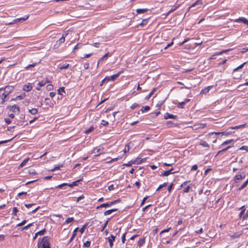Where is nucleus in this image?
<instances>
[{"instance_id":"obj_1","label":"nucleus","mask_w":248,"mask_h":248,"mask_svg":"<svg viewBox=\"0 0 248 248\" xmlns=\"http://www.w3.org/2000/svg\"><path fill=\"white\" fill-rule=\"evenodd\" d=\"M49 240V237L46 236L43 237L42 239H39L38 242V247L41 246V248H50Z\"/></svg>"},{"instance_id":"obj_2","label":"nucleus","mask_w":248,"mask_h":248,"mask_svg":"<svg viewBox=\"0 0 248 248\" xmlns=\"http://www.w3.org/2000/svg\"><path fill=\"white\" fill-rule=\"evenodd\" d=\"M9 89H10L9 87H6L5 89V92L2 93L0 96V104H2L4 102L6 98L11 92L10 90H8Z\"/></svg>"},{"instance_id":"obj_3","label":"nucleus","mask_w":248,"mask_h":248,"mask_svg":"<svg viewBox=\"0 0 248 248\" xmlns=\"http://www.w3.org/2000/svg\"><path fill=\"white\" fill-rule=\"evenodd\" d=\"M93 221L89 222L86 223L85 224L83 225V226L79 230V232L82 234L84 232L85 229H87L88 231L89 230H92L93 227H92V223Z\"/></svg>"},{"instance_id":"obj_4","label":"nucleus","mask_w":248,"mask_h":248,"mask_svg":"<svg viewBox=\"0 0 248 248\" xmlns=\"http://www.w3.org/2000/svg\"><path fill=\"white\" fill-rule=\"evenodd\" d=\"M121 74V72H119L116 74L110 76L106 77L103 80L102 82L104 81H113L116 78H117L120 74Z\"/></svg>"},{"instance_id":"obj_5","label":"nucleus","mask_w":248,"mask_h":248,"mask_svg":"<svg viewBox=\"0 0 248 248\" xmlns=\"http://www.w3.org/2000/svg\"><path fill=\"white\" fill-rule=\"evenodd\" d=\"M118 202V200H115V201L111 202H107V203H103V204H101L100 205L97 206L96 207V209H98V208H99L100 207H105V208H106V207H109L111 205L116 203Z\"/></svg>"},{"instance_id":"obj_6","label":"nucleus","mask_w":248,"mask_h":248,"mask_svg":"<svg viewBox=\"0 0 248 248\" xmlns=\"http://www.w3.org/2000/svg\"><path fill=\"white\" fill-rule=\"evenodd\" d=\"M8 108L14 113H17L18 114L20 112L19 107L16 105L9 106Z\"/></svg>"},{"instance_id":"obj_7","label":"nucleus","mask_w":248,"mask_h":248,"mask_svg":"<svg viewBox=\"0 0 248 248\" xmlns=\"http://www.w3.org/2000/svg\"><path fill=\"white\" fill-rule=\"evenodd\" d=\"M67 33H64L62 34V37L61 38H60L56 42V45H55V46H57V47H58L59 46H60V45L63 43L65 41V37L66 36Z\"/></svg>"},{"instance_id":"obj_8","label":"nucleus","mask_w":248,"mask_h":248,"mask_svg":"<svg viewBox=\"0 0 248 248\" xmlns=\"http://www.w3.org/2000/svg\"><path fill=\"white\" fill-rule=\"evenodd\" d=\"M188 183V181L185 182L181 185V186L184 187L183 191L184 192L187 193L190 188L189 186H187V184Z\"/></svg>"},{"instance_id":"obj_9","label":"nucleus","mask_w":248,"mask_h":248,"mask_svg":"<svg viewBox=\"0 0 248 248\" xmlns=\"http://www.w3.org/2000/svg\"><path fill=\"white\" fill-rule=\"evenodd\" d=\"M233 132L232 131L229 130V129L225 131L222 132H213L212 133V134H216V135H219V134H222L223 135H230Z\"/></svg>"},{"instance_id":"obj_10","label":"nucleus","mask_w":248,"mask_h":248,"mask_svg":"<svg viewBox=\"0 0 248 248\" xmlns=\"http://www.w3.org/2000/svg\"><path fill=\"white\" fill-rule=\"evenodd\" d=\"M104 153L103 149L94 148V156H98Z\"/></svg>"},{"instance_id":"obj_11","label":"nucleus","mask_w":248,"mask_h":248,"mask_svg":"<svg viewBox=\"0 0 248 248\" xmlns=\"http://www.w3.org/2000/svg\"><path fill=\"white\" fill-rule=\"evenodd\" d=\"M32 86L31 83H28L27 84L24 86L23 90L26 92H29L32 89Z\"/></svg>"},{"instance_id":"obj_12","label":"nucleus","mask_w":248,"mask_h":248,"mask_svg":"<svg viewBox=\"0 0 248 248\" xmlns=\"http://www.w3.org/2000/svg\"><path fill=\"white\" fill-rule=\"evenodd\" d=\"M245 177V174L237 175L235 177L234 181H235V182L236 183H237L238 181L241 180L242 179H243Z\"/></svg>"},{"instance_id":"obj_13","label":"nucleus","mask_w":248,"mask_h":248,"mask_svg":"<svg viewBox=\"0 0 248 248\" xmlns=\"http://www.w3.org/2000/svg\"><path fill=\"white\" fill-rule=\"evenodd\" d=\"M164 117H165V119H175L177 118V116L169 114V113H166L165 114Z\"/></svg>"},{"instance_id":"obj_14","label":"nucleus","mask_w":248,"mask_h":248,"mask_svg":"<svg viewBox=\"0 0 248 248\" xmlns=\"http://www.w3.org/2000/svg\"><path fill=\"white\" fill-rule=\"evenodd\" d=\"M239 21L242 22L244 24L248 25V20H247L245 17H240L235 20V22H239Z\"/></svg>"},{"instance_id":"obj_15","label":"nucleus","mask_w":248,"mask_h":248,"mask_svg":"<svg viewBox=\"0 0 248 248\" xmlns=\"http://www.w3.org/2000/svg\"><path fill=\"white\" fill-rule=\"evenodd\" d=\"M212 86H209L206 88H205L204 89H203L201 92V93H202V94H206L209 91V90L212 88Z\"/></svg>"},{"instance_id":"obj_16","label":"nucleus","mask_w":248,"mask_h":248,"mask_svg":"<svg viewBox=\"0 0 248 248\" xmlns=\"http://www.w3.org/2000/svg\"><path fill=\"white\" fill-rule=\"evenodd\" d=\"M115 238V236H113L112 235H111V237H108V241L109 242V246H110V247H112V246H113V242L114 241Z\"/></svg>"},{"instance_id":"obj_17","label":"nucleus","mask_w":248,"mask_h":248,"mask_svg":"<svg viewBox=\"0 0 248 248\" xmlns=\"http://www.w3.org/2000/svg\"><path fill=\"white\" fill-rule=\"evenodd\" d=\"M78 228L77 227L73 231V234L71 237V238L70 239V240H69L68 241V243H71L73 239L74 238V237H75L76 235V232L78 231Z\"/></svg>"},{"instance_id":"obj_18","label":"nucleus","mask_w":248,"mask_h":248,"mask_svg":"<svg viewBox=\"0 0 248 248\" xmlns=\"http://www.w3.org/2000/svg\"><path fill=\"white\" fill-rule=\"evenodd\" d=\"M148 11V9H137L136 12L138 14H143L147 12Z\"/></svg>"},{"instance_id":"obj_19","label":"nucleus","mask_w":248,"mask_h":248,"mask_svg":"<svg viewBox=\"0 0 248 248\" xmlns=\"http://www.w3.org/2000/svg\"><path fill=\"white\" fill-rule=\"evenodd\" d=\"M205 124H199L197 125H194V127L195 129H199V128H203L206 126Z\"/></svg>"},{"instance_id":"obj_20","label":"nucleus","mask_w":248,"mask_h":248,"mask_svg":"<svg viewBox=\"0 0 248 248\" xmlns=\"http://www.w3.org/2000/svg\"><path fill=\"white\" fill-rule=\"evenodd\" d=\"M172 170H173V169H171L168 170H166L164 172V173L162 174V175L163 176H168L170 174L174 173V172H172Z\"/></svg>"},{"instance_id":"obj_21","label":"nucleus","mask_w":248,"mask_h":248,"mask_svg":"<svg viewBox=\"0 0 248 248\" xmlns=\"http://www.w3.org/2000/svg\"><path fill=\"white\" fill-rule=\"evenodd\" d=\"M246 125V124H241L239 125H237L235 126H232V127H231L230 128L231 129H238L239 128H242L245 127Z\"/></svg>"},{"instance_id":"obj_22","label":"nucleus","mask_w":248,"mask_h":248,"mask_svg":"<svg viewBox=\"0 0 248 248\" xmlns=\"http://www.w3.org/2000/svg\"><path fill=\"white\" fill-rule=\"evenodd\" d=\"M117 210V209H112L110 210H108L104 212V215L107 216V215H110L113 212L116 211Z\"/></svg>"},{"instance_id":"obj_23","label":"nucleus","mask_w":248,"mask_h":248,"mask_svg":"<svg viewBox=\"0 0 248 248\" xmlns=\"http://www.w3.org/2000/svg\"><path fill=\"white\" fill-rule=\"evenodd\" d=\"M80 179H79V180H78L76 181H74L73 182L72 184H68V186L70 187H72L73 186H76L78 185V183L80 181Z\"/></svg>"},{"instance_id":"obj_24","label":"nucleus","mask_w":248,"mask_h":248,"mask_svg":"<svg viewBox=\"0 0 248 248\" xmlns=\"http://www.w3.org/2000/svg\"><path fill=\"white\" fill-rule=\"evenodd\" d=\"M62 93H65L64 87H62L58 89V93L60 95H62Z\"/></svg>"},{"instance_id":"obj_25","label":"nucleus","mask_w":248,"mask_h":248,"mask_svg":"<svg viewBox=\"0 0 248 248\" xmlns=\"http://www.w3.org/2000/svg\"><path fill=\"white\" fill-rule=\"evenodd\" d=\"M108 55H109V53H106L105 55H104L102 57H101L98 61V63H97V65L99 64V62L103 61V60L104 59H106L108 58Z\"/></svg>"},{"instance_id":"obj_26","label":"nucleus","mask_w":248,"mask_h":248,"mask_svg":"<svg viewBox=\"0 0 248 248\" xmlns=\"http://www.w3.org/2000/svg\"><path fill=\"white\" fill-rule=\"evenodd\" d=\"M248 184V179L246 181H245L243 184V185L239 188V190H241L243 189V188H244L245 187L247 186Z\"/></svg>"},{"instance_id":"obj_27","label":"nucleus","mask_w":248,"mask_h":248,"mask_svg":"<svg viewBox=\"0 0 248 248\" xmlns=\"http://www.w3.org/2000/svg\"><path fill=\"white\" fill-rule=\"evenodd\" d=\"M200 145H202V146L203 147H209V144L206 141H202L200 143Z\"/></svg>"},{"instance_id":"obj_28","label":"nucleus","mask_w":248,"mask_h":248,"mask_svg":"<svg viewBox=\"0 0 248 248\" xmlns=\"http://www.w3.org/2000/svg\"><path fill=\"white\" fill-rule=\"evenodd\" d=\"M29 111L32 114H35L38 112L37 109L35 108H33L32 109H29Z\"/></svg>"},{"instance_id":"obj_29","label":"nucleus","mask_w":248,"mask_h":248,"mask_svg":"<svg viewBox=\"0 0 248 248\" xmlns=\"http://www.w3.org/2000/svg\"><path fill=\"white\" fill-rule=\"evenodd\" d=\"M69 64H65L60 67L59 69L60 70L67 69L69 67Z\"/></svg>"},{"instance_id":"obj_30","label":"nucleus","mask_w":248,"mask_h":248,"mask_svg":"<svg viewBox=\"0 0 248 248\" xmlns=\"http://www.w3.org/2000/svg\"><path fill=\"white\" fill-rule=\"evenodd\" d=\"M233 141V139H231V140H226L224 142H223L222 144V146H224V145H226L228 144H229L230 143H231L232 141Z\"/></svg>"},{"instance_id":"obj_31","label":"nucleus","mask_w":248,"mask_h":248,"mask_svg":"<svg viewBox=\"0 0 248 248\" xmlns=\"http://www.w3.org/2000/svg\"><path fill=\"white\" fill-rule=\"evenodd\" d=\"M145 243V239L144 238L140 239L138 241V246L139 247L141 246Z\"/></svg>"},{"instance_id":"obj_32","label":"nucleus","mask_w":248,"mask_h":248,"mask_svg":"<svg viewBox=\"0 0 248 248\" xmlns=\"http://www.w3.org/2000/svg\"><path fill=\"white\" fill-rule=\"evenodd\" d=\"M62 164L55 165V166H54V168H53V169H52L51 170H52V171H55V170H59V169H60V168L61 167H62Z\"/></svg>"},{"instance_id":"obj_33","label":"nucleus","mask_w":248,"mask_h":248,"mask_svg":"<svg viewBox=\"0 0 248 248\" xmlns=\"http://www.w3.org/2000/svg\"><path fill=\"white\" fill-rule=\"evenodd\" d=\"M28 160H29L28 158L24 159L22 162V163L20 164L19 166L20 167H23V166H24L27 164V163L28 162Z\"/></svg>"},{"instance_id":"obj_34","label":"nucleus","mask_w":248,"mask_h":248,"mask_svg":"<svg viewBox=\"0 0 248 248\" xmlns=\"http://www.w3.org/2000/svg\"><path fill=\"white\" fill-rule=\"evenodd\" d=\"M46 232V229H43V230H41V231H40L38 232H36V233H37V234L38 235H44V234H45V233Z\"/></svg>"},{"instance_id":"obj_35","label":"nucleus","mask_w":248,"mask_h":248,"mask_svg":"<svg viewBox=\"0 0 248 248\" xmlns=\"http://www.w3.org/2000/svg\"><path fill=\"white\" fill-rule=\"evenodd\" d=\"M46 82L48 83V82H49V81H40L38 82V85L40 87H43L46 84Z\"/></svg>"},{"instance_id":"obj_36","label":"nucleus","mask_w":248,"mask_h":248,"mask_svg":"<svg viewBox=\"0 0 248 248\" xmlns=\"http://www.w3.org/2000/svg\"><path fill=\"white\" fill-rule=\"evenodd\" d=\"M168 185L167 183H164V184L160 185L159 187L157 188L156 191H158L160 190V189L162 188L163 187H166Z\"/></svg>"},{"instance_id":"obj_37","label":"nucleus","mask_w":248,"mask_h":248,"mask_svg":"<svg viewBox=\"0 0 248 248\" xmlns=\"http://www.w3.org/2000/svg\"><path fill=\"white\" fill-rule=\"evenodd\" d=\"M37 64V63L35 62V63H33L32 64H29L28 65H27V66H26L25 67V68L26 69H29V68H31V67H34L35 66H36Z\"/></svg>"},{"instance_id":"obj_38","label":"nucleus","mask_w":248,"mask_h":248,"mask_svg":"<svg viewBox=\"0 0 248 248\" xmlns=\"http://www.w3.org/2000/svg\"><path fill=\"white\" fill-rule=\"evenodd\" d=\"M246 63V62H244L243 64H241L240 65H239V66H238L237 67H236V68H235L234 70H233V71L235 72V71H237L238 70L240 69H241L242 68H243V67L244 66V65Z\"/></svg>"},{"instance_id":"obj_39","label":"nucleus","mask_w":248,"mask_h":248,"mask_svg":"<svg viewBox=\"0 0 248 248\" xmlns=\"http://www.w3.org/2000/svg\"><path fill=\"white\" fill-rule=\"evenodd\" d=\"M200 2V0H197L195 3H194L193 4H192L191 5V6H190L188 8V11L189 10V9L193 7H195L197 4H198Z\"/></svg>"},{"instance_id":"obj_40","label":"nucleus","mask_w":248,"mask_h":248,"mask_svg":"<svg viewBox=\"0 0 248 248\" xmlns=\"http://www.w3.org/2000/svg\"><path fill=\"white\" fill-rule=\"evenodd\" d=\"M230 148H231V146H229L227 147L226 148L223 149H222V150H220V151H218V153H217V154L218 155V154H221V153H223V152H224L226 151H227V150H228Z\"/></svg>"},{"instance_id":"obj_41","label":"nucleus","mask_w":248,"mask_h":248,"mask_svg":"<svg viewBox=\"0 0 248 248\" xmlns=\"http://www.w3.org/2000/svg\"><path fill=\"white\" fill-rule=\"evenodd\" d=\"M18 211V209L17 207H15L13 208L12 214L13 215H16V213Z\"/></svg>"},{"instance_id":"obj_42","label":"nucleus","mask_w":248,"mask_h":248,"mask_svg":"<svg viewBox=\"0 0 248 248\" xmlns=\"http://www.w3.org/2000/svg\"><path fill=\"white\" fill-rule=\"evenodd\" d=\"M46 90H48V91H50V90H53V86L51 84H49V85H47L46 87Z\"/></svg>"},{"instance_id":"obj_43","label":"nucleus","mask_w":248,"mask_h":248,"mask_svg":"<svg viewBox=\"0 0 248 248\" xmlns=\"http://www.w3.org/2000/svg\"><path fill=\"white\" fill-rule=\"evenodd\" d=\"M179 6V5H178V6H175V7L174 8H171L170 10L168 12V15L170 13L172 12L173 11H174V10H175L176 9H177L178 8V7Z\"/></svg>"},{"instance_id":"obj_44","label":"nucleus","mask_w":248,"mask_h":248,"mask_svg":"<svg viewBox=\"0 0 248 248\" xmlns=\"http://www.w3.org/2000/svg\"><path fill=\"white\" fill-rule=\"evenodd\" d=\"M91 245L90 241H87L86 242H84L83 244V246L85 247H89Z\"/></svg>"},{"instance_id":"obj_45","label":"nucleus","mask_w":248,"mask_h":248,"mask_svg":"<svg viewBox=\"0 0 248 248\" xmlns=\"http://www.w3.org/2000/svg\"><path fill=\"white\" fill-rule=\"evenodd\" d=\"M74 220L73 217H68L65 220V223H69Z\"/></svg>"},{"instance_id":"obj_46","label":"nucleus","mask_w":248,"mask_h":248,"mask_svg":"<svg viewBox=\"0 0 248 248\" xmlns=\"http://www.w3.org/2000/svg\"><path fill=\"white\" fill-rule=\"evenodd\" d=\"M185 104H186V102H182L179 103V105H178V107L179 108H183Z\"/></svg>"},{"instance_id":"obj_47","label":"nucleus","mask_w":248,"mask_h":248,"mask_svg":"<svg viewBox=\"0 0 248 248\" xmlns=\"http://www.w3.org/2000/svg\"><path fill=\"white\" fill-rule=\"evenodd\" d=\"M65 186H68V184L67 183H63V184L58 185L57 186H56V187L61 188Z\"/></svg>"},{"instance_id":"obj_48","label":"nucleus","mask_w":248,"mask_h":248,"mask_svg":"<svg viewBox=\"0 0 248 248\" xmlns=\"http://www.w3.org/2000/svg\"><path fill=\"white\" fill-rule=\"evenodd\" d=\"M28 18H29V16H24L23 17L19 18V19L21 21H24L26 20Z\"/></svg>"},{"instance_id":"obj_49","label":"nucleus","mask_w":248,"mask_h":248,"mask_svg":"<svg viewBox=\"0 0 248 248\" xmlns=\"http://www.w3.org/2000/svg\"><path fill=\"white\" fill-rule=\"evenodd\" d=\"M149 109H150V107L149 106H145V107H143V109H141V111L142 112H144L145 111L148 110Z\"/></svg>"},{"instance_id":"obj_50","label":"nucleus","mask_w":248,"mask_h":248,"mask_svg":"<svg viewBox=\"0 0 248 248\" xmlns=\"http://www.w3.org/2000/svg\"><path fill=\"white\" fill-rule=\"evenodd\" d=\"M173 44V41H172L171 43H169V44H168L165 47H164V49L165 50H166L168 47L171 46Z\"/></svg>"},{"instance_id":"obj_51","label":"nucleus","mask_w":248,"mask_h":248,"mask_svg":"<svg viewBox=\"0 0 248 248\" xmlns=\"http://www.w3.org/2000/svg\"><path fill=\"white\" fill-rule=\"evenodd\" d=\"M4 121H5V123H6L7 124H11V122H11V120H10V119H8V118H5V119H4Z\"/></svg>"},{"instance_id":"obj_52","label":"nucleus","mask_w":248,"mask_h":248,"mask_svg":"<svg viewBox=\"0 0 248 248\" xmlns=\"http://www.w3.org/2000/svg\"><path fill=\"white\" fill-rule=\"evenodd\" d=\"M83 67L85 69H88L89 68V63L88 62L85 63L84 64Z\"/></svg>"},{"instance_id":"obj_53","label":"nucleus","mask_w":248,"mask_h":248,"mask_svg":"<svg viewBox=\"0 0 248 248\" xmlns=\"http://www.w3.org/2000/svg\"><path fill=\"white\" fill-rule=\"evenodd\" d=\"M26 222V220H24L22 221L21 223H18L17 225V226H21L23 225L24 224H25Z\"/></svg>"},{"instance_id":"obj_54","label":"nucleus","mask_w":248,"mask_h":248,"mask_svg":"<svg viewBox=\"0 0 248 248\" xmlns=\"http://www.w3.org/2000/svg\"><path fill=\"white\" fill-rule=\"evenodd\" d=\"M129 151V145L127 144L125 145V147L124 149V152L126 153L127 152H128Z\"/></svg>"},{"instance_id":"obj_55","label":"nucleus","mask_w":248,"mask_h":248,"mask_svg":"<svg viewBox=\"0 0 248 248\" xmlns=\"http://www.w3.org/2000/svg\"><path fill=\"white\" fill-rule=\"evenodd\" d=\"M101 124H102L103 125L106 126L108 124V122H107L105 120H102L101 123Z\"/></svg>"},{"instance_id":"obj_56","label":"nucleus","mask_w":248,"mask_h":248,"mask_svg":"<svg viewBox=\"0 0 248 248\" xmlns=\"http://www.w3.org/2000/svg\"><path fill=\"white\" fill-rule=\"evenodd\" d=\"M20 21H20V20L19 18H16V19H14V20L13 21V22L11 23V24H13V23H17V22H20Z\"/></svg>"},{"instance_id":"obj_57","label":"nucleus","mask_w":248,"mask_h":248,"mask_svg":"<svg viewBox=\"0 0 248 248\" xmlns=\"http://www.w3.org/2000/svg\"><path fill=\"white\" fill-rule=\"evenodd\" d=\"M11 140H12V139L8 140L0 141V144L8 142L9 141H11Z\"/></svg>"},{"instance_id":"obj_58","label":"nucleus","mask_w":248,"mask_h":248,"mask_svg":"<svg viewBox=\"0 0 248 248\" xmlns=\"http://www.w3.org/2000/svg\"><path fill=\"white\" fill-rule=\"evenodd\" d=\"M240 150H245L246 151H248V146H243L240 148Z\"/></svg>"},{"instance_id":"obj_59","label":"nucleus","mask_w":248,"mask_h":248,"mask_svg":"<svg viewBox=\"0 0 248 248\" xmlns=\"http://www.w3.org/2000/svg\"><path fill=\"white\" fill-rule=\"evenodd\" d=\"M240 235V233H238V232H237V233H234L232 236V237L233 238H237V237H238Z\"/></svg>"},{"instance_id":"obj_60","label":"nucleus","mask_w":248,"mask_h":248,"mask_svg":"<svg viewBox=\"0 0 248 248\" xmlns=\"http://www.w3.org/2000/svg\"><path fill=\"white\" fill-rule=\"evenodd\" d=\"M197 169H198L197 165H194L192 167L191 170H197Z\"/></svg>"},{"instance_id":"obj_61","label":"nucleus","mask_w":248,"mask_h":248,"mask_svg":"<svg viewBox=\"0 0 248 248\" xmlns=\"http://www.w3.org/2000/svg\"><path fill=\"white\" fill-rule=\"evenodd\" d=\"M137 106H138V104H137V103H134L131 106V109H133L135 108H136Z\"/></svg>"},{"instance_id":"obj_62","label":"nucleus","mask_w":248,"mask_h":248,"mask_svg":"<svg viewBox=\"0 0 248 248\" xmlns=\"http://www.w3.org/2000/svg\"><path fill=\"white\" fill-rule=\"evenodd\" d=\"M93 130V127L91 126L89 129H88L86 131L85 133H89L91 132Z\"/></svg>"},{"instance_id":"obj_63","label":"nucleus","mask_w":248,"mask_h":248,"mask_svg":"<svg viewBox=\"0 0 248 248\" xmlns=\"http://www.w3.org/2000/svg\"><path fill=\"white\" fill-rule=\"evenodd\" d=\"M25 96V95L20 94L17 96V98H19L20 100L23 99Z\"/></svg>"},{"instance_id":"obj_64","label":"nucleus","mask_w":248,"mask_h":248,"mask_svg":"<svg viewBox=\"0 0 248 248\" xmlns=\"http://www.w3.org/2000/svg\"><path fill=\"white\" fill-rule=\"evenodd\" d=\"M81 46V45L78 44H77V45H76L75 46V47H74V48H73V50H76V49H77L79 48V46Z\"/></svg>"}]
</instances>
